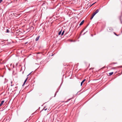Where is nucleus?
<instances>
[{
    "label": "nucleus",
    "instance_id": "nucleus-1",
    "mask_svg": "<svg viewBox=\"0 0 122 122\" xmlns=\"http://www.w3.org/2000/svg\"><path fill=\"white\" fill-rule=\"evenodd\" d=\"M107 30V31L109 32L113 30V29L111 27L108 28Z\"/></svg>",
    "mask_w": 122,
    "mask_h": 122
},
{
    "label": "nucleus",
    "instance_id": "nucleus-2",
    "mask_svg": "<svg viewBox=\"0 0 122 122\" xmlns=\"http://www.w3.org/2000/svg\"><path fill=\"white\" fill-rule=\"evenodd\" d=\"M99 11V9H97L96 10V11L94 12L93 14L95 15Z\"/></svg>",
    "mask_w": 122,
    "mask_h": 122
},
{
    "label": "nucleus",
    "instance_id": "nucleus-3",
    "mask_svg": "<svg viewBox=\"0 0 122 122\" xmlns=\"http://www.w3.org/2000/svg\"><path fill=\"white\" fill-rule=\"evenodd\" d=\"M86 79H84L82 81V82L81 83V86H82L83 83L85 81H86Z\"/></svg>",
    "mask_w": 122,
    "mask_h": 122
},
{
    "label": "nucleus",
    "instance_id": "nucleus-4",
    "mask_svg": "<svg viewBox=\"0 0 122 122\" xmlns=\"http://www.w3.org/2000/svg\"><path fill=\"white\" fill-rule=\"evenodd\" d=\"M5 101L4 100L2 101L1 102L0 104V107H1L2 105L3 104Z\"/></svg>",
    "mask_w": 122,
    "mask_h": 122
},
{
    "label": "nucleus",
    "instance_id": "nucleus-5",
    "mask_svg": "<svg viewBox=\"0 0 122 122\" xmlns=\"http://www.w3.org/2000/svg\"><path fill=\"white\" fill-rule=\"evenodd\" d=\"M84 22V20H83L80 23L79 25L80 26H81V25H82L83 24V23Z\"/></svg>",
    "mask_w": 122,
    "mask_h": 122
},
{
    "label": "nucleus",
    "instance_id": "nucleus-6",
    "mask_svg": "<svg viewBox=\"0 0 122 122\" xmlns=\"http://www.w3.org/2000/svg\"><path fill=\"white\" fill-rule=\"evenodd\" d=\"M40 37V36H38V37H37L36 38V41H38V40H39V38Z\"/></svg>",
    "mask_w": 122,
    "mask_h": 122
},
{
    "label": "nucleus",
    "instance_id": "nucleus-7",
    "mask_svg": "<svg viewBox=\"0 0 122 122\" xmlns=\"http://www.w3.org/2000/svg\"><path fill=\"white\" fill-rule=\"evenodd\" d=\"M28 78V77H27V78H26V79L25 80V81L24 82V83H23V86L25 84V82H26V81H27V78Z\"/></svg>",
    "mask_w": 122,
    "mask_h": 122
},
{
    "label": "nucleus",
    "instance_id": "nucleus-8",
    "mask_svg": "<svg viewBox=\"0 0 122 122\" xmlns=\"http://www.w3.org/2000/svg\"><path fill=\"white\" fill-rule=\"evenodd\" d=\"M113 72H110L109 73V76H111L113 74Z\"/></svg>",
    "mask_w": 122,
    "mask_h": 122
},
{
    "label": "nucleus",
    "instance_id": "nucleus-9",
    "mask_svg": "<svg viewBox=\"0 0 122 122\" xmlns=\"http://www.w3.org/2000/svg\"><path fill=\"white\" fill-rule=\"evenodd\" d=\"M94 16V15H93V14H92V16L90 18V19L92 20L93 18V17Z\"/></svg>",
    "mask_w": 122,
    "mask_h": 122
},
{
    "label": "nucleus",
    "instance_id": "nucleus-10",
    "mask_svg": "<svg viewBox=\"0 0 122 122\" xmlns=\"http://www.w3.org/2000/svg\"><path fill=\"white\" fill-rule=\"evenodd\" d=\"M61 33V30L60 31V32H59L58 34V35H60Z\"/></svg>",
    "mask_w": 122,
    "mask_h": 122
},
{
    "label": "nucleus",
    "instance_id": "nucleus-11",
    "mask_svg": "<svg viewBox=\"0 0 122 122\" xmlns=\"http://www.w3.org/2000/svg\"><path fill=\"white\" fill-rule=\"evenodd\" d=\"M113 33H114V34L115 35H116V36H119V35H120V34H118V35H117V34H116L115 33V32H114Z\"/></svg>",
    "mask_w": 122,
    "mask_h": 122
},
{
    "label": "nucleus",
    "instance_id": "nucleus-12",
    "mask_svg": "<svg viewBox=\"0 0 122 122\" xmlns=\"http://www.w3.org/2000/svg\"><path fill=\"white\" fill-rule=\"evenodd\" d=\"M6 32H7V33L9 32V30L8 29H7L6 30Z\"/></svg>",
    "mask_w": 122,
    "mask_h": 122
},
{
    "label": "nucleus",
    "instance_id": "nucleus-13",
    "mask_svg": "<svg viewBox=\"0 0 122 122\" xmlns=\"http://www.w3.org/2000/svg\"><path fill=\"white\" fill-rule=\"evenodd\" d=\"M64 31H63L62 32V33L61 34V36H62L63 35V34L64 33Z\"/></svg>",
    "mask_w": 122,
    "mask_h": 122
},
{
    "label": "nucleus",
    "instance_id": "nucleus-14",
    "mask_svg": "<svg viewBox=\"0 0 122 122\" xmlns=\"http://www.w3.org/2000/svg\"><path fill=\"white\" fill-rule=\"evenodd\" d=\"M117 62H113L111 64H117Z\"/></svg>",
    "mask_w": 122,
    "mask_h": 122
},
{
    "label": "nucleus",
    "instance_id": "nucleus-15",
    "mask_svg": "<svg viewBox=\"0 0 122 122\" xmlns=\"http://www.w3.org/2000/svg\"><path fill=\"white\" fill-rule=\"evenodd\" d=\"M112 69H115V67H112Z\"/></svg>",
    "mask_w": 122,
    "mask_h": 122
},
{
    "label": "nucleus",
    "instance_id": "nucleus-16",
    "mask_svg": "<svg viewBox=\"0 0 122 122\" xmlns=\"http://www.w3.org/2000/svg\"><path fill=\"white\" fill-rule=\"evenodd\" d=\"M2 1L3 0H0V3H1Z\"/></svg>",
    "mask_w": 122,
    "mask_h": 122
},
{
    "label": "nucleus",
    "instance_id": "nucleus-17",
    "mask_svg": "<svg viewBox=\"0 0 122 122\" xmlns=\"http://www.w3.org/2000/svg\"><path fill=\"white\" fill-rule=\"evenodd\" d=\"M31 73H29L27 76H28L29 75H30V74L31 73Z\"/></svg>",
    "mask_w": 122,
    "mask_h": 122
},
{
    "label": "nucleus",
    "instance_id": "nucleus-18",
    "mask_svg": "<svg viewBox=\"0 0 122 122\" xmlns=\"http://www.w3.org/2000/svg\"><path fill=\"white\" fill-rule=\"evenodd\" d=\"M13 85H14V84L12 85V84L11 85V86H13Z\"/></svg>",
    "mask_w": 122,
    "mask_h": 122
},
{
    "label": "nucleus",
    "instance_id": "nucleus-19",
    "mask_svg": "<svg viewBox=\"0 0 122 122\" xmlns=\"http://www.w3.org/2000/svg\"><path fill=\"white\" fill-rule=\"evenodd\" d=\"M56 95V93L55 94V96H54V97H55V96Z\"/></svg>",
    "mask_w": 122,
    "mask_h": 122
},
{
    "label": "nucleus",
    "instance_id": "nucleus-20",
    "mask_svg": "<svg viewBox=\"0 0 122 122\" xmlns=\"http://www.w3.org/2000/svg\"><path fill=\"white\" fill-rule=\"evenodd\" d=\"M11 84H12V81H11Z\"/></svg>",
    "mask_w": 122,
    "mask_h": 122
},
{
    "label": "nucleus",
    "instance_id": "nucleus-21",
    "mask_svg": "<svg viewBox=\"0 0 122 122\" xmlns=\"http://www.w3.org/2000/svg\"><path fill=\"white\" fill-rule=\"evenodd\" d=\"M47 109V108H46V109H45L44 110H45V111H46V110Z\"/></svg>",
    "mask_w": 122,
    "mask_h": 122
},
{
    "label": "nucleus",
    "instance_id": "nucleus-22",
    "mask_svg": "<svg viewBox=\"0 0 122 122\" xmlns=\"http://www.w3.org/2000/svg\"><path fill=\"white\" fill-rule=\"evenodd\" d=\"M71 99H69L67 100L68 101H69Z\"/></svg>",
    "mask_w": 122,
    "mask_h": 122
},
{
    "label": "nucleus",
    "instance_id": "nucleus-23",
    "mask_svg": "<svg viewBox=\"0 0 122 122\" xmlns=\"http://www.w3.org/2000/svg\"><path fill=\"white\" fill-rule=\"evenodd\" d=\"M83 31V30L82 31H81V33Z\"/></svg>",
    "mask_w": 122,
    "mask_h": 122
},
{
    "label": "nucleus",
    "instance_id": "nucleus-24",
    "mask_svg": "<svg viewBox=\"0 0 122 122\" xmlns=\"http://www.w3.org/2000/svg\"><path fill=\"white\" fill-rule=\"evenodd\" d=\"M18 31V30H16V31H17L16 33H18V32H17Z\"/></svg>",
    "mask_w": 122,
    "mask_h": 122
},
{
    "label": "nucleus",
    "instance_id": "nucleus-25",
    "mask_svg": "<svg viewBox=\"0 0 122 122\" xmlns=\"http://www.w3.org/2000/svg\"><path fill=\"white\" fill-rule=\"evenodd\" d=\"M85 33H84L83 35H84V34H85Z\"/></svg>",
    "mask_w": 122,
    "mask_h": 122
},
{
    "label": "nucleus",
    "instance_id": "nucleus-26",
    "mask_svg": "<svg viewBox=\"0 0 122 122\" xmlns=\"http://www.w3.org/2000/svg\"><path fill=\"white\" fill-rule=\"evenodd\" d=\"M94 4H94H93L92 5H93Z\"/></svg>",
    "mask_w": 122,
    "mask_h": 122
},
{
    "label": "nucleus",
    "instance_id": "nucleus-27",
    "mask_svg": "<svg viewBox=\"0 0 122 122\" xmlns=\"http://www.w3.org/2000/svg\"><path fill=\"white\" fill-rule=\"evenodd\" d=\"M94 4H94H93L92 5H93Z\"/></svg>",
    "mask_w": 122,
    "mask_h": 122
},
{
    "label": "nucleus",
    "instance_id": "nucleus-28",
    "mask_svg": "<svg viewBox=\"0 0 122 122\" xmlns=\"http://www.w3.org/2000/svg\"><path fill=\"white\" fill-rule=\"evenodd\" d=\"M92 35V36H93V35Z\"/></svg>",
    "mask_w": 122,
    "mask_h": 122
},
{
    "label": "nucleus",
    "instance_id": "nucleus-29",
    "mask_svg": "<svg viewBox=\"0 0 122 122\" xmlns=\"http://www.w3.org/2000/svg\"><path fill=\"white\" fill-rule=\"evenodd\" d=\"M25 0V1H27V0Z\"/></svg>",
    "mask_w": 122,
    "mask_h": 122
},
{
    "label": "nucleus",
    "instance_id": "nucleus-30",
    "mask_svg": "<svg viewBox=\"0 0 122 122\" xmlns=\"http://www.w3.org/2000/svg\"><path fill=\"white\" fill-rule=\"evenodd\" d=\"M121 23H122V21H121Z\"/></svg>",
    "mask_w": 122,
    "mask_h": 122
}]
</instances>
